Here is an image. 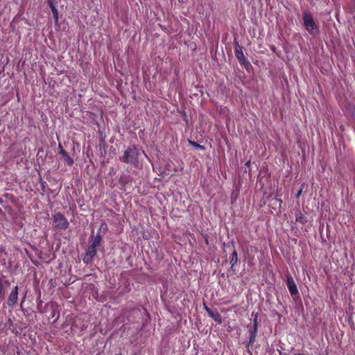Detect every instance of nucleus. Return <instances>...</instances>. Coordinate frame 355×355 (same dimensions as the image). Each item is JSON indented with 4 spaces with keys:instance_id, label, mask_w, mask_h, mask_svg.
I'll use <instances>...</instances> for the list:
<instances>
[{
    "instance_id": "obj_4",
    "label": "nucleus",
    "mask_w": 355,
    "mask_h": 355,
    "mask_svg": "<svg viewBox=\"0 0 355 355\" xmlns=\"http://www.w3.org/2000/svg\"><path fill=\"white\" fill-rule=\"evenodd\" d=\"M18 286L13 287L7 300V304L10 308L13 309L18 302Z\"/></svg>"
},
{
    "instance_id": "obj_9",
    "label": "nucleus",
    "mask_w": 355,
    "mask_h": 355,
    "mask_svg": "<svg viewBox=\"0 0 355 355\" xmlns=\"http://www.w3.org/2000/svg\"><path fill=\"white\" fill-rule=\"evenodd\" d=\"M238 260H239V259H238L237 252L236 250H234L232 253L231 259H230V264H231V270H233V271L235 270L234 269V267L237 263Z\"/></svg>"
},
{
    "instance_id": "obj_17",
    "label": "nucleus",
    "mask_w": 355,
    "mask_h": 355,
    "mask_svg": "<svg viewBox=\"0 0 355 355\" xmlns=\"http://www.w3.org/2000/svg\"><path fill=\"white\" fill-rule=\"evenodd\" d=\"M64 159V162L67 163L68 165H71L74 160L72 157H63Z\"/></svg>"
},
{
    "instance_id": "obj_28",
    "label": "nucleus",
    "mask_w": 355,
    "mask_h": 355,
    "mask_svg": "<svg viewBox=\"0 0 355 355\" xmlns=\"http://www.w3.org/2000/svg\"><path fill=\"white\" fill-rule=\"evenodd\" d=\"M178 2H179L180 3H182L184 2V0H178Z\"/></svg>"
},
{
    "instance_id": "obj_19",
    "label": "nucleus",
    "mask_w": 355,
    "mask_h": 355,
    "mask_svg": "<svg viewBox=\"0 0 355 355\" xmlns=\"http://www.w3.org/2000/svg\"><path fill=\"white\" fill-rule=\"evenodd\" d=\"M48 5L50 7L51 10H52L53 8H56L55 6L54 5L53 2L52 0H49L48 1Z\"/></svg>"
},
{
    "instance_id": "obj_21",
    "label": "nucleus",
    "mask_w": 355,
    "mask_h": 355,
    "mask_svg": "<svg viewBox=\"0 0 355 355\" xmlns=\"http://www.w3.org/2000/svg\"><path fill=\"white\" fill-rule=\"evenodd\" d=\"M130 148H129V149H127V150L124 152L123 155H125V156L130 155Z\"/></svg>"
},
{
    "instance_id": "obj_23",
    "label": "nucleus",
    "mask_w": 355,
    "mask_h": 355,
    "mask_svg": "<svg viewBox=\"0 0 355 355\" xmlns=\"http://www.w3.org/2000/svg\"><path fill=\"white\" fill-rule=\"evenodd\" d=\"M352 115L353 119L355 121V110L352 112Z\"/></svg>"
},
{
    "instance_id": "obj_8",
    "label": "nucleus",
    "mask_w": 355,
    "mask_h": 355,
    "mask_svg": "<svg viewBox=\"0 0 355 355\" xmlns=\"http://www.w3.org/2000/svg\"><path fill=\"white\" fill-rule=\"evenodd\" d=\"M295 221L302 225H304L307 223V218L303 215L300 211L295 213Z\"/></svg>"
},
{
    "instance_id": "obj_12",
    "label": "nucleus",
    "mask_w": 355,
    "mask_h": 355,
    "mask_svg": "<svg viewBox=\"0 0 355 355\" xmlns=\"http://www.w3.org/2000/svg\"><path fill=\"white\" fill-rule=\"evenodd\" d=\"M3 275H0V296L1 295H4L5 293L4 283L9 284V282L8 281L3 282Z\"/></svg>"
},
{
    "instance_id": "obj_18",
    "label": "nucleus",
    "mask_w": 355,
    "mask_h": 355,
    "mask_svg": "<svg viewBox=\"0 0 355 355\" xmlns=\"http://www.w3.org/2000/svg\"><path fill=\"white\" fill-rule=\"evenodd\" d=\"M203 308L205 309V311L207 313L208 315L211 313L212 310L211 309H209L207 305L206 304H203Z\"/></svg>"
},
{
    "instance_id": "obj_2",
    "label": "nucleus",
    "mask_w": 355,
    "mask_h": 355,
    "mask_svg": "<svg viewBox=\"0 0 355 355\" xmlns=\"http://www.w3.org/2000/svg\"><path fill=\"white\" fill-rule=\"evenodd\" d=\"M249 331V342L247 345V348L249 349L250 347L252 346L256 340V336L257 333L258 328V314L256 313L254 315V318H253V324L251 326H248Z\"/></svg>"
},
{
    "instance_id": "obj_30",
    "label": "nucleus",
    "mask_w": 355,
    "mask_h": 355,
    "mask_svg": "<svg viewBox=\"0 0 355 355\" xmlns=\"http://www.w3.org/2000/svg\"><path fill=\"white\" fill-rule=\"evenodd\" d=\"M249 163H250V161H248V162H246V165H247V166H248V165H249Z\"/></svg>"
},
{
    "instance_id": "obj_6",
    "label": "nucleus",
    "mask_w": 355,
    "mask_h": 355,
    "mask_svg": "<svg viewBox=\"0 0 355 355\" xmlns=\"http://www.w3.org/2000/svg\"><path fill=\"white\" fill-rule=\"evenodd\" d=\"M97 248L94 247L93 245H90L83 257V262L86 264L91 263L94 259V257L96 256L97 253Z\"/></svg>"
},
{
    "instance_id": "obj_15",
    "label": "nucleus",
    "mask_w": 355,
    "mask_h": 355,
    "mask_svg": "<svg viewBox=\"0 0 355 355\" xmlns=\"http://www.w3.org/2000/svg\"><path fill=\"white\" fill-rule=\"evenodd\" d=\"M107 230V224L105 223V222H103L100 226V228H99V232H103V234H105Z\"/></svg>"
},
{
    "instance_id": "obj_22",
    "label": "nucleus",
    "mask_w": 355,
    "mask_h": 355,
    "mask_svg": "<svg viewBox=\"0 0 355 355\" xmlns=\"http://www.w3.org/2000/svg\"><path fill=\"white\" fill-rule=\"evenodd\" d=\"M25 299H26V294L24 295V296L23 297V299L21 302V306L22 305V304L24 303V302L25 301Z\"/></svg>"
},
{
    "instance_id": "obj_11",
    "label": "nucleus",
    "mask_w": 355,
    "mask_h": 355,
    "mask_svg": "<svg viewBox=\"0 0 355 355\" xmlns=\"http://www.w3.org/2000/svg\"><path fill=\"white\" fill-rule=\"evenodd\" d=\"M102 240H103L102 235L100 233H98L95 236V237L92 241V245H93L94 247L98 248L101 245Z\"/></svg>"
},
{
    "instance_id": "obj_13",
    "label": "nucleus",
    "mask_w": 355,
    "mask_h": 355,
    "mask_svg": "<svg viewBox=\"0 0 355 355\" xmlns=\"http://www.w3.org/2000/svg\"><path fill=\"white\" fill-rule=\"evenodd\" d=\"M137 157H120V160L123 162L128 163L135 159Z\"/></svg>"
},
{
    "instance_id": "obj_31",
    "label": "nucleus",
    "mask_w": 355,
    "mask_h": 355,
    "mask_svg": "<svg viewBox=\"0 0 355 355\" xmlns=\"http://www.w3.org/2000/svg\"><path fill=\"white\" fill-rule=\"evenodd\" d=\"M205 241H206L207 244H208V239L207 238L205 239Z\"/></svg>"
},
{
    "instance_id": "obj_10",
    "label": "nucleus",
    "mask_w": 355,
    "mask_h": 355,
    "mask_svg": "<svg viewBox=\"0 0 355 355\" xmlns=\"http://www.w3.org/2000/svg\"><path fill=\"white\" fill-rule=\"evenodd\" d=\"M209 316L211 317L218 324H220L222 323V317L218 312H214L212 311Z\"/></svg>"
},
{
    "instance_id": "obj_25",
    "label": "nucleus",
    "mask_w": 355,
    "mask_h": 355,
    "mask_svg": "<svg viewBox=\"0 0 355 355\" xmlns=\"http://www.w3.org/2000/svg\"><path fill=\"white\" fill-rule=\"evenodd\" d=\"M10 324H12V321L11 319H8V321Z\"/></svg>"
},
{
    "instance_id": "obj_29",
    "label": "nucleus",
    "mask_w": 355,
    "mask_h": 355,
    "mask_svg": "<svg viewBox=\"0 0 355 355\" xmlns=\"http://www.w3.org/2000/svg\"><path fill=\"white\" fill-rule=\"evenodd\" d=\"M55 317V312H53L52 318Z\"/></svg>"
},
{
    "instance_id": "obj_20",
    "label": "nucleus",
    "mask_w": 355,
    "mask_h": 355,
    "mask_svg": "<svg viewBox=\"0 0 355 355\" xmlns=\"http://www.w3.org/2000/svg\"><path fill=\"white\" fill-rule=\"evenodd\" d=\"M303 186H304V184L302 185V188L296 193V198H298L302 195V191H303Z\"/></svg>"
},
{
    "instance_id": "obj_14",
    "label": "nucleus",
    "mask_w": 355,
    "mask_h": 355,
    "mask_svg": "<svg viewBox=\"0 0 355 355\" xmlns=\"http://www.w3.org/2000/svg\"><path fill=\"white\" fill-rule=\"evenodd\" d=\"M51 11H52V13H53V19L55 20V22L56 24H58V10L57 8H54V9L53 8L51 10Z\"/></svg>"
},
{
    "instance_id": "obj_5",
    "label": "nucleus",
    "mask_w": 355,
    "mask_h": 355,
    "mask_svg": "<svg viewBox=\"0 0 355 355\" xmlns=\"http://www.w3.org/2000/svg\"><path fill=\"white\" fill-rule=\"evenodd\" d=\"M286 285L291 296L295 297L299 294L297 287L292 276L288 275L286 277Z\"/></svg>"
},
{
    "instance_id": "obj_16",
    "label": "nucleus",
    "mask_w": 355,
    "mask_h": 355,
    "mask_svg": "<svg viewBox=\"0 0 355 355\" xmlns=\"http://www.w3.org/2000/svg\"><path fill=\"white\" fill-rule=\"evenodd\" d=\"M190 144L193 146L194 148H198V149H200V150H205V147L202 145H200L198 144V143L195 142V141H189Z\"/></svg>"
},
{
    "instance_id": "obj_7",
    "label": "nucleus",
    "mask_w": 355,
    "mask_h": 355,
    "mask_svg": "<svg viewBox=\"0 0 355 355\" xmlns=\"http://www.w3.org/2000/svg\"><path fill=\"white\" fill-rule=\"evenodd\" d=\"M235 54L236 58L239 60L241 64H244L246 62L245 57L243 54L241 47L239 45L238 43L236 44L235 47Z\"/></svg>"
},
{
    "instance_id": "obj_3",
    "label": "nucleus",
    "mask_w": 355,
    "mask_h": 355,
    "mask_svg": "<svg viewBox=\"0 0 355 355\" xmlns=\"http://www.w3.org/2000/svg\"><path fill=\"white\" fill-rule=\"evenodd\" d=\"M303 22L304 26L305 27V29L310 33L313 34L314 30H317V25L309 13H304L303 15Z\"/></svg>"
},
{
    "instance_id": "obj_26",
    "label": "nucleus",
    "mask_w": 355,
    "mask_h": 355,
    "mask_svg": "<svg viewBox=\"0 0 355 355\" xmlns=\"http://www.w3.org/2000/svg\"><path fill=\"white\" fill-rule=\"evenodd\" d=\"M3 203V200L1 198V197L0 196V204H2Z\"/></svg>"
},
{
    "instance_id": "obj_24",
    "label": "nucleus",
    "mask_w": 355,
    "mask_h": 355,
    "mask_svg": "<svg viewBox=\"0 0 355 355\" xmlns=\"http://www.w3.org/2000/svg\"><path fill=\"white\" fill-rule=\"evenodd\" d=\"M60 152H61V153L62 154V155H63V156L67 155H66V153H65V152H64L63 150H61V151H60Z\"/></svg>"
},
{
    "instance_id": "obj_1",
    "label": "nucleus",
    "mask_w": 355,
    "mask_h": 355,
    "mask_svg": "<svg viewBox=\"0 0 355 355\" xmlns=\"http://www.w3.org/2000/svg\"><path fill=\"white\" fill-rule=\"evenodd\" d=\"M52 220L53 227L59 230H65L69 225L66 217L60 212L53 214Z\"/></svg>"
},
{
    "instance_id": "obj_27",
    "label": "nucleus",
    "mask_w": 355,
    "mask_h": 355,
    "mask_svg": "<svg viewBox=\"0 0 355 355\" xmlns=\"http://www.w3.org/2000/svg\"><path fill=\"white\" fill-rule=\"evenodd\" d=\"M59 318V315L57 316V318L54 320L53 322H56Z\"/></svg>"
}]
</instances>
